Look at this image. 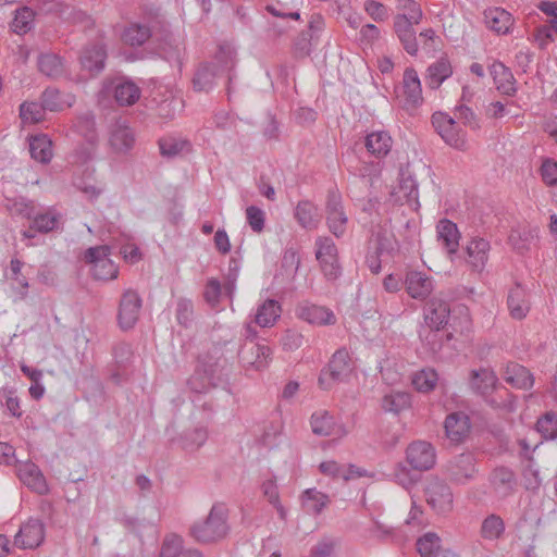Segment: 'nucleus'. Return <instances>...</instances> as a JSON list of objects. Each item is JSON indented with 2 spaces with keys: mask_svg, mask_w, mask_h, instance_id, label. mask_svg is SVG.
Returning a JSON list of instances; mask_svg holds the SVG:
<instances>
[{
  "mask_svg": "<svg viewBox=\"0 0 557 557\" xmlns=\"http://www.w3.org/2000/svg\"><path fill=\"white\" fill-rule=\"evenodd\" d=\"M216 75V71L211 65L201 66L194 77V87L195 89L202 91L208 90L213 85L214 76Z\"/></svg>",
  "mask_w": 557,
  "mask_h": 557,
  "instance_id": "55",
  "label": "nucleus"
},
{
  "mask_svg": "<svg viewBox=\"0 0 557 557\" xmlns=\"http://www.w3.org/2000/svg\"><path fill=\"white\" fill-rule=\"evenodd\" d=\"M438 239L448 252H455L458 247L459 232L455 223L448 220L440 221L437 225Z\"/></svg>",
  "mask_w": 557,
  "mask_h": 557,
  "instance_id": "38",
  "label": "nucleus"
},
{
  "mask_svg": "<svg viewBox=\"0 0 557 557\" xmlns=\"http://www.w3.org/2000/svg\"><path fill=\"white\" fill-rule=\"evenodd\" d=\"M421 557H435L440 549V537L434 533H426L417 542Z\"/></svg>",
  "mask_w": 557,
  "mask_h": 557,
  "instance_id": "54",
  "label": "nucleus"
},
{
  "mask_svg": "<svg viewBox=\"0 0 557 557\" xmlns=\"http://www.w3.org/2000/svg\"><path fill=\"white\" fill-rule=\"evenodd\" d=\"M490 482L496 493L508 495L515 488L516 475L511 469L502 466L492 471Z\"/></svg>",
  "mask_w": 557,
  "mask_h": 557,
  "instance_id": "25",
  "label": "nucleus"
},
{
  "mask_svg": "<svg viewBox=\"0 0 557 557\" xmlns=\"http://www.w3.org/2000/svg\"><path fill=\"white\" fill-rule=\"evenodd\" d=\"M475 463V458L470 453H462L454 457L447 465L449 479L457 484L470 482L478 472Z\"/></svg>",
  "mask_w": 557,
  "mask_h": 557,
  "instance_id": "10",
  "label": "nucleus"
},
{
  "mask_svg": "<svg viewBox=\"0 0 557 557\" xmlns=\"http://www.w3.org/2000/svg\"><path fill=\"white\" fill-rule=\"evenodd\" d=\"M432 124L448 146L460 151L468 149L466 132L462 131L455 117L444 112H435L432 115Z\"/></svg>",
  "mask_w": 557,
  "mask_h": 557,
  "instance_id": "3",
  "label": "nucleus"
},
{
  "mask_svg": "<svg viewBox=\"0 0 557 557\" xmlns=\"http://www.w3.org/2000/svg\"><path fill=\"white\" fill-rule=\"evenodd\" d=\"M281 311L276 300L268 299L257 309L255 322L261 327H271L281 317Z\"/></svg>",
  "mask_w": 557,
  "mask_h": 557,
  "instance_id": "33",
  "label": "nucleus"
},
{
  "mask_svg": "<svg viewBox=\"0 0 557 557\" xmlns=\"http://www.w3.org/2000/svg\"><path fill=\"white\" fill-rule=\"evenodd\" d=\"M176 317L177 321L183 325H187L191 321L193 304L190 300L180 299L177 301Z\"/></svg>",
  "mask_w": 557,
  "mask_h": 557,
  "instance_id": "63",
  "label": "nucleus"
},
{
  "mask_svg": "<svg viewBox=\"0 0 557 557\" xmlns=\"http://www.w3.org/2000/svg\"><path fill=\"white\" fill-rule=\"evenodd\" d=\"M497 376L492 369L471 370L469 384L473 392L486 397L495 388Z\"/></svg>",
  "mask_w": 557,
  "mask_h": 557,
  "instance_id": "21",
  "label": "nucleus"
},
{
  "mask_svg": "<svg viewBox=\"0 0 557 557\" xmlns=\"http://www.w3.org/2000/svg\"><path fill=\"white\" fill-rule=\"evenodd\" d=\"M486 26L497 34H508L513 25V17L502 8H491L484 11Z\"/></svg>",
  "mask_w": 557,
  "mask_h": 557,
  "instance_id": "23",
  "label": "nucleus"
},
{
  "mask_svg": "<svg viewBox=\"0 0 557 557\" xmlns=\"http://www.w3.org/2000/svg\"><path fill=\"white\" fill-rule=\"evenodd\" d=\"M227 508L223 504H215L203 521L196 522L190 528V535L198 543H214L224 539L230 531L227 523Z\"/></svg>",
  "mask_w": 557,
  "mask_h": 557,
  "instance_id": "1",
  "label": "nucleus"
},
{
  "mask_svg": "<svg viewBox=\"0 0 557 557\" xmlns=\"http://www.w3.org/2000/svg\"><path fill=\"white\" fill-rule=\"evenodd\" d=\"M446 436L455 443L462 442L470 432V419L465 412H453L445 420Z\"/></svg>",
  "mask_w": 557,
  "mask_h": 557,
  "instance_id": "20",
  "label": "nucleus"
},
{
  "mask_svg": "<svg viewBox=\"0 0 557 557\" xmlns=\"http://www.w3.org/2000/svg\"><path fill=\"white\" fill-rule=\"evenodd\" d=\"M312 432L319 436L344 437L347 430L343 424L335 422L333 416L325 410H320L311 416Z\"/></svg>",
  "mask_w": 557,
  "mask_h": 557,
  "instance_id": "14",
  "label": "nucleus"
},
{
  "mask_svg": "<svg viewBox=\"0 0 557 557\" xmlns=\"http://www.w3.org/2000/svg\"><path fill=\"white\" fill-rule=\"evenodd\" d=\"M298 317L313 325H332L336 322L333 311L317 305H304L299 307Z\"/></svg>",
  "mask_w": 557,
  "mask_h": 557,
  "instance_id": "22",
  "label": "nucleus"
},
{
  "mask_svg": "<svg viewBox=\"0 0 557 557\" xmlns=\"http://www.w3.org/2000/svg\"><path fill=\"white\" fill-rule=\"evenodd\" d=\"M141 309V298L138 293L133 289H127L122 294L117 321L123 330L132 329L138 321Z\"/></svg>",
  "mask_w": 557,
  "mask_h": 557,
  "instance_id": "9",
  "label": "nucleus"
},
{
  "mask_svg": "<svg viewBox=\"0 0 557 557\" xmlns=\"http://www.w3.org/2000/svg\"><path fill=\"white\" fill-rule=\"evenodd\" d=\"M107 52L102 45H92L84 49L81 63L90 73H99L104 67Z\"/></svg>",
  "mask_w": 557,
  "mask_h": 557,
  "instance_id": "28",
  "label": "nucleus"
},
{
  "mask_svg": "<svg viewBox=\"0 0 557 557\" xmlns=\"http://www.w3.org/2000/svg\"><path fill=\"white\" fill-rule=\"evenodd\" d=\"M272 351L270 347L253 341L245 342L239 350V359L247 370L262 371L269 367Z\"/></svg>",
  "mask_w": 557,
  "mask_h": 557,
  "instance_id": "6",
  "label": "nucleus"
},
{
  "mask_svg": "<svg viewBox=\"0 0 557 557\" xmlns=\"http://www.w3.org/2000/svg\"><path fill=\"white\" fill-rule=\"evenodd\" d=\"M354 371V362L345 348L336 350L326 369L319 376V385L323 389H331L334 384L345 382Z\"/></svg>",
  "mask_w": 557,
  "mask_h": 557,
  "instance_id": "2",
  "label": "nucleus"
},
{
  "mask_svg": "<svg viewBox=\"0 0 557 557\" xmlns=\"http://www.w3.org/2000/svg\"><path fill=\"white\" fill-rule=\"evenodd\" d=\"M108 246H96L86 250L85 260L92 264V275L97 280H114L117 277V267L109 259Z\"/></svg>",
  "mask_w": 557,
  "mask_h": 557,
  "instance_id": "4",
  "label": "nucleus"
},
{
  "mask_svg": "<svg viewBox=\"0 0 557 557\" xmlns=\"http://www.w3.org/2000/svg\"><path fill=\"white\" fill-rule=\"evenodd\" d=\"M222 286L216 278H209L205 286L203 298L208 305L215 308L220 302Z\"/></svg>",
  "mask_w": 557,
  "mask_h": 557,
  "instance_id": "57",
  "label": "nucleus"
},
{
  "mask_svg": "<svg viewBox=\"0 0 557 557\" xmlns=\"http://www.w3.org/2000/svg\"><path fill=\"white\" fill-rule=\"evenodd\" d=\"M30 157L40 162L48 163L52 158V143L47 135H37L29 139Z\"/></svg>",
  "mask_w": 557,
  "mask_h": 557,
  "instance_id": "36",
  "label": "nucleus"
},
{
  "mask_svg": "<svg viewBox=\"0 0 557 557\" xmlns=\"http://www.w3.org/2000/svg\"><path fill=\"white\" fill-rule=\"evenodd\" d=\"M73 97H69L67 100L62 99L58 89L48 88L42 92L41 103L45 110L49 111H61L64 108L71 107Z\"/></svg>",
  "mask_w": 557,
  "mask_h": 557,
  "instance_id": "46",
  "label": "nucleus"
},
{
  "mask_svg": "<svg viewBox=\"0 0 557 557\" xmlns=\"http://www.w3.org/2000/svg\"><path fill=\"white\" fill-rule=\"evenodd\" d=\"M505 380L512 386L521 389H529L533 386L532 373L521 364L510 363L506 368Z\"/></svg>",
  "mask_w": 557,
  "mask_h": 557,
  "instance_id": "30",
  "label": "nucleus"
},
{
  "mask_svg": "<svg viewBox=\"0 0 557 557\" xmlns=\"http://www.w3.org/2000/svg\"><path fill=\"white\" fill-rule=\"evenodd\" d=\"M315 257L327 280H336L341 274L337 248L330 237L321 236L315 242Z\"/></svg>",
  "mask_w": 557,
  "mask_h": 557,
  "instance_id": "5",
  "label": "nucleus"
},
{
  "mask_svg": "<svg viewBox=\"0 0 557 557\" xmlns=\"http://www.w3.org/2000/svg\"><path fill=\"white\" fill-rule=\"evenodd\" d=\"M326 222L335 236L344 234L348 219L342 206V197L337 191H330L327 195Z\"/></svg>",
  "mask_w": 557,
  "mask_h": 557,
  "instance_id": "12",
  "label": "nucleus"
},
{
  "mask_svg": "<svg viewBox=\"0 0 557 557\" xmlns=\"http://www.w3.org/2000/svg\"><path fill=\"white\" fill-rule=\"evenodd\" d=\"M536 430L545 440L557 438V413L546 412L537 420Z\"/></svg>",
  "mask_w": 557,
  "mask_h": 557,
  "instance_id": "50",
  "label": "nucleus"
},
{
  "mask_svg": "<svg viewBox=\"0 0 557 557\" xmlns=\"http://www.w3.org/2000/svg\"><path fill=\"white\" fill-rule=\"evenodd\" d=\"M261 488H262V493H263L264 497L277 510L280 518L282 520H285L287 512H286V509L283 507V505L280 502V495H278V490H277L276 483L272 480H268L262 483Z\"/></svg>",
  "mask_w": 557,
  "mask_h": 557,
  "instance_id": "51",
  "label": "nucleus"
},
{
  "mask_svg": "<svg viewBox=\"0 0 557 557\" xmlns=\"http://www.w3.org/2000/svg\"><path fill=\"white\" fill-rule=\"evenodd\" d=\"M425 321L431 329L440 330L444 326L449 317L448 305L437 298H432L425 306Z\"/></svg>",
  "mask_w": 557,
  "mask_h": 557,
  "instance_id": "24",
  "label": "nucleus"
},
{
  "mask_svg": "<svg viewBox=\"0 0 557 557\" xmlns=\"http://www.w3.org/2000/svg\"><path fill=\"white\" fill-rule=\"evenodd\" d=\"M405 286L411 298L424 300L433 290V281L423 272L409 271L406 274Z\"/></svg>",
  "mask_w": 557,
  "mask_h": 557,
  "instance_id": "18",
  "label": "nucleus"
},
{
  "mask_svg": "<svg viewBox=\"0 0 557 557\" xmlns=\"http://www.w3.org/2000/svg\"><path fill=\"white\" fill-rule=\"evenodd\" d=\"M418 199V187L411 175L401 172L398 182L392 187L388 201L393 205L403 206L416 202Z\"/></svg>",
  "mask_w": 557,
  "mask_h": 557,
  "instance_id": "13",
  "label": "nucleus"
},
{
  "mask_svg": "<svg viewBox=\"0 0 557 557\" xmlns=\"http://www.w3.org/2000/svg\"><path fill=\"white\" fill-rule=\"evenodd\" d=\"M38 69L48 77H58L64 71L61 58L54 53H41L38 58Z\"/></svg>",
  "mask_w": 557,
  "mask_h": 557,
  "instance_id": "41",
  "label": "nucleus"
},
{
  "mask_svg": "<svg viewBox=\"0 0 557 557\" xmlns=\"http://www.w3.org/2000/svg\"><path fill=\"white\" fill-rule=\"evenodd\" d=\"M295 218L302 227L308 230L317 228L320 223L318 208L309 200L298 202L295 209Z\"/></svg>",
  "mask_w": 557,
  "mask_h": 557,
  "instance_id": "32",
  "label": "nucleus"
},
{
  "mask_svg": "<svg viewBox=\"0 0 557 557\" xmlns=\"http://www.w3.org/2000/svg\"><path fill=\"white\" fill-rule=\"evenodd\" d=\"M505 522L498 515L491 513L481 523L480 536L485 541H497L505 533Z\"/></svg>",
  "mask_w": 557,
  "mask_h": 557,
  "instance_id": "34",
  "label": "nucleus"
},
{
  "mask_svg": "<svg viewBox=\"0 0 557 557\" xmlns=\"http://www.w3.org/2000/svg\"><path fill=\"white\" fill-rule=\"evenodd\" d=\"M140 96V89L132 82H124L116 85L114 90L115 100L122 106L135 103Z\"/></svg>",
  "mask_w": 557,
  "mask_h": 557,
  "instance_id": "45",
  "label": "nucleus"
},
{
  "mask_svg": "<svg viewBox=\"0 0 557 557\" xmlns=\"http://www.w3.org/2000/svg\"><path fill=\"white\" fill-rule=\"evenodd\" d=\"M397 97L407 110L414 109L423 102L421 82L414 69L405 70Z\"/></svg>",
  "mask_w": 557,
  "mask_h": 557,
  "instance_id": "7",
  "label": "nucleus"
},
{
  "mask_svg": "<svg viewBox=\"0 0 557 557\" xmlns=\"http://www.w3.org/2000/svg\"><path fill=\"white\" fill-rule=\"evenodd\" d=\"M426 503L437 512L445 513L453 509L454 496L450 487L437 479L431 480L424 490Z\"/></svg>",
  "mask_w": 557,
  "mask_h": 557,
  "instance_id": "8",
  "label": "nucleus"
},
{
  "mask_svg": "<svg viewBox=\"0 0 557 557\" xmlns=\"http://www.w3.org/2000/svg\"><path fill=\"white\" fill-rule=\"evenodd\" d=\"M44 525L38 520H28L15 535L14 544L21 548H36L44 541Z\"/></svg>",
  "mask_w": 557,
  "mask_h": 557,
  "instance_id": "16",
  "label": "nucleus"
},
{
  "mask_svg": "<svg viewBox=\"0 0 557 557\" xmlns=\"http://www.w3.org/2000/svg\"><path fill=\"white\" fill-rule=\"evenodd\" d=\"M451 74L453 67L448 59L440 58L428 67L425 82L430 88L437 89Z\"/></svg>",
  "mask_w": 557,
  "mask_h": 557,
  "instance_id": "27",
  "label": "nucleus"
},
{
  "mask_svg": "<svg viewBox=\"0 0 557 557\" xmlns=\"http://www.w3.org/2000/svg\"><path fill=\"white\" fill-rule=\"evenodd\" d=\"M188 548L184 546V540L174 533L164 536L158 557H183Z\"/></svg>",
  "mask_w": 557,
  "mask_h": 557,
  "instance_id": "42",
  "label": "nucleus"
},
{
  "mask_svg": "<svg viewBox=\"0 0 557 557\" xmlns=\"http://www.w3.org/2000/svg\"><path fill=\"white\" fill-rule=\"evenodd\" d=\"M541 175L546 185H557V162L545 160L541 166Z\"/></svg>",
  "mask_w": 557,
  "mask_h": 557,
  "instance_id": "61",
  "label": "nucleus"
},
{
  "mask_svg": "<svg viewBox=\"0 0 557 557\" xmlns=\"http://www.w3.org/2000/svg\"><path fill=\"white\" fill-rule=\"evenodd\" d=\"M397 14H403L407 17V22L420 24L423 12L418 2L414 0H396Z\"/></svg>",
  "mask_w": 557,
  "mask_h": 557,
  "instance_id": "48",
  "label": "nucleus"
},
{
  "mask_svg": "<svg viewBox=\"0 0 557 557\" xmlns=\"http://www.w3.org/2000/svg\"><path fill=\"white\" fill-rule=\"evenodd\" d=\"M248 224L255 232H261L264 227V213L261 209L250 206L246 209Z\"/></svg>",
  "mask_w": 557,
  "mask_h": 557,
  "instance_id": "59",
  "label": "nucleus"
},
{
  "mask_svg": "<svg viewBox=\"0 0 557 557\" xmlns=\"http://www.w3.org/2000/svg\"><path fill=\"white\" fill-rule=\"evenodd\" d=\"M491 73L496 84V88L500 92L507 96H513L516 94V79L508 67L503 63H494L491 66Z\"/></svg>",
  "mask_w": 557,
  "mask_h": 557,
  "instance_id": "29",
  "label": "nucleus"
},
{
  "mask_svg": "<svg viewBox=\"0 0 557 557\" xmlns=\"http://www.w3.org/2000/svg\"><path fill=\"white\" fill-rule=\"evenodd\" d=\"M188 386L196 393H203L209 389L210 381L203 373L196 372L188 379Z\"/></svg>",
  "mask_w": 557,
  "mask_h": 557,
  "instance_id": "64",
  "label": "nucleus"
},
{
  "mask_svg": "<svg viewBox=\"0 0 557 557\" xmlns=\"http://www.w3.org/2000/svg\"><path fill=\"white\" fill-rule=\"evenodd\" d=\"M20 117L23 124L39 123L46 117L45 107L35 101H25L20 106Z\"/></svg>",
  "mask_w": 557,
  "mask_h": 557,
  "instance_id": "43",
  "label": "nucleus"
},
{
  "mask_svg": "<svg viewBox=\"0 0 557 557\" xmlns=\"http://www.w3.org/2000/svg\"><path fill=\"white\" fill-rule=\"evenodd\" d=\"M535 238L534 232L529 227H517L510 232L509 244L519 253L530 249L531 243Z\"/></svg>",
  "mask_w": 557,
  "mask_h": 557,
  "instance_id": "40",
  "label": "nucleus"
},
{
  "mask_svg": "<svg viewBox=\"0 0 557 557\" xmlns=\"http://www.w3.org/2000/svg\"><path fill=\"white\" fill-rule=\"evenodd\" d=\"M437 379L433 369H423L413 375L412 384L419 392L429 393L434 389Z\"/></svg>",
  "mask_w": 557,
  "mask_h": 557,
  "instance_id": "49",
  "label": "nucleus"
},
{
  "mask_svg": "<svg viewBox=\"0 0 557 557\" xmlns=\"http://www.w3.org/2000/svg\"><path fill=\"white\" fill-rule=\"evenodd\" d=\"M411 406V395L406 392H391L383 396L381 407L386 412L398 414Z\"/></svg>",
  "mask_w": 557,
  "mask_h": 557,
  "instance_id": "35",
  "label": "nucleus"
},
{
  "mask_svg": "<svg viewBox=\"0 0 557 557\" xmlns=\"http://www.w3.org/2000/svg\"><path fill=\"white\" fill-rule=\"evenodd\" d=\"M406 458L412 469L418 471H426L435 465L434 448L423 441L410 444L406 450Z\"/></svg>",
  "mask_w": 557,
  "mask_h": 557,
  "instance_id": "11",
  "label": "nucleus"
},
{
  "mask_svg": "<svg viewBox=\"0 0 557 557\" xmlns=\"http://www.w3.org/2000/svg\"><path fill=\"white\" fill-rule=\"evenodd\" d=\"M454 114L455 115L453 117H455L456 121H460L465 126H468L472 129L480 127L479 120L470 108L466 106H459L455 109Z\"/></svg>",
  "mask_w": 557,
  "mask_h": 557,
  "instance_id": "58",
  "label": "nucleus"
},
{
  "mask_svg": "<svg viewBox=\"0 0 557 557\" xmlns=\"http://www.w3.org/2000/svg\"><path fill=\"white\" fill-rule=\"evenodd\" d=\"M160 152L163 157L173 158L184 150H188L189 144L184 139L162 138L159 140Z\"/></svg>",
  "mask_w": 557,
  "mask_h": 557,
  "instance_id": "52",
  "label": "nucleus"
},
{
  "mask_svg": "<svg viewBox=\"0 0 557 557\" xmlns=\"http://www.w3.org/2000/svg\"><path fill=\"white\" fill-rule=\"evenodd\" d=\"M491 246L484 238H472L467 247V263L472 271L482 272L488 260Z\"/></svg>",
  "mask_w": 557,
  "mask_h": 557,
  "instance_id": "19",
  "label": "nucleus"
},
{
  "mask_svg": "<svg viewBox=\"0 0 557 557\" xmlns=\"http://www.w3.org/2000/svg\"><path fill=\"white\" fill-rule=\"evenodd\" d=\"M329 502V496L315 488L306 490L301 496L304 509L311 513H320Z\"/></svg>",
  "mask_w": 557,
  "mask_h": 557,
  "instance_id": "39",
  "label": "nucleus"
},
{
  "mask_svg": "<svg viewBox=\"0 0 557 557\" xmlns=\"http://www.w3.org/2000/svg\"><path fill=\"white\" fill-rule=\"evenodd\" d=\"M35 13L28 7L18 9L12 21V29L16 34H25L33 27Z\"/></svg>",
  "mask_w": 557,
  "mask_h": 557,
  "instance_id": "47",
  "label": "nucleus"
},
{
  "mask_svg": "<svg viewBox=\"0 0 557 557\" xmlns=\"http://www.w3.org/2000/svg\"><path fill=\"white\" fill-rule=\"evenodd\" d=\"M364 10L376 22H383L388 17L385 5L374 0L366 1Z\"/></svg>",
  "mask_w": 557,
  "mask_h": 557,
  "instance_id": "60",
  "label": "nucleus"
},
{
  "mask_svg": "<svg viewBox=\"0 0 557 557\" xmlns=\"http://www.w3.org/2000/svg\"><path fill=\"white\" fill-rule=\"evenodd\" d=\"M393 146V139L388 133L377 131L369 134L366 138V147L368 151L376 158L387 156Z\"/></svg>",
  "mask_w": 557,
  "mask_h": 557,
  "instance_id": "31",
  "label": "nucleus"
},
{
  "mask_svg": "<svg viewBox=\"0 0 557 557\" xmlns=\"http://www.w3.org/2000/svg\"><path fill=\"white\" fill-rule=\"evenodd\" d=\"M507 302L510 315L513 319L522 320L530 311V302L527 298V292L519 284L510 289Z\"/></svg>",
  "mask_w": 557,
  "mask_h": 557,
  "instance_id": "26",
  "label": "nucleus"
},
{
  "mask_svg": "<svg viewBox=\"0 0 557 557\" xmlns=\"http://www.w3.org/2000/svg\"><path fill=\"white\" fill-rule=\"evenodd\" d=\"M413 25L417 24L407 22V17L403 14H396L394 17V32L406 52L411 55H416L419 50Z\"/></svg>",
  "mask_w": 557,
  "mask_h": 557,
  "instance_id": "15",
  "label": "nucleus"
},
{
  "mask_svg": "<svg viewBox=\"0 0 557 557\" xmlns=\"http://www.w3.org/2000/svg\"><path fill=\"white\" fill-rule=\"evenodd\" d=\"M17 475L28 488L36 493L46 494L48 492L46 479L38 466L34 462H21L17 467Z\"/></svg>",
  "mask_w": 557,
  "mask_h": 557,
  "instance_id": "17",
  "label": "nucleus"
},
{
  "mask_svg": "<svg viewBox=\"0 0 557 557\" xmlns=\"http://www.w3.org/2000/svg\"><path fill=\"white\" fill-rule=\"evenodd\" d=\"M59 214L48 211L46 213H41L35 216L32 228H35L41 233H48L53 231L59 223Z\"/></svg>",
  "mask_w": 557,
  "mask_h": 557,
  "instance_id": "56",
  "label": "nucleus"
},
{
  "mask_svg": "<svg viewBox=\"0 0 557 557\" xmlns=\"http://www.w3.org/2000/svg\"><path fill=\"white\" fill-rule=\"evenodd\" d=\"M491 407L505 412L515 410V397L506 389H499L496 394L487 399Z\"/></svg>",
  "mask_w": 557,
  "mask_h": 557,
  "instance_id": "53",
  "label": "nucleus"
},
{
  "mask_svg": "<svg viewBox=\"0 0 557 557\" xmlns=\"http://www.w3.org/2000/svg\"><path fill=\"white\" fill-rule=\"evenodd\" d=\"M135 143L134 133L123 125H115L111 131L110 145L116 152H126Z\"/></svg>",
  "mask_w": 557,
  "mask_h": 557,
  "instance_id": "37",
  "label": "nucleus"
},
{
  "mask_svg": "<svg viewBox=\"0 0 557 557\" xmlns=\"http://www.w3.org/2000/svg\"><path fill=\"white\" fill-rule=\"evenodd\" d=\"M395 479L397 483L406 488L411 487L418 481V478L404 465H398L395 469Z\"/></svg>",
  "mask_w": 557,
  "mask_h": 557,
  "instance_id": "62",
  "label": "nucleus"
},
{
  "mask_svg": "<svg viewBox=\"0 0 557 557\" xmlns=\"http://www.w3.org/2000/svg\"><path fill=\"white\" fill-rule=\"evenodd\" d=\"M151 36L150 28L147 25L131 24L123 33L125 44L138 47L144 45Z\"/></svg>",
  "mask_w": 557,
  "mask_h": 557,
  "instance_id": "44",
  "label": "nucleus"
}]
</instances>
